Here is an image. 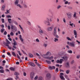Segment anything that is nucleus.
Returning a JSON list of instances; mask_svg holds the SVG:
<instances>
[{
	"mask_svg": "<svg viewBox=\"0 0 80 80\" xmlns=\"http://www.w3.org/2000/svg\"><path fill=\"white\" fill-rule=\"evenodd\" d=\"M11 28L13 32H16L17 31V28L15 26H14L13 25H11Z\"/></svg>",
	"mask_w": 80,
	"mask_h": 80,
	"instance_id": "1",
	"label": "nucleus"
},
{
	"mask_svg": "<svg viewBox=\"0 0 80 80\" xmlns=\"http://www.w3.org/2000/svg\"><path fill=\"white\" fill-rule=\"evenodd\" d=\"M52 77V75L50 73H48L46 74V79L47 80H50Z\"/></svg>",
	"mask_w": 80,
	"mask_h": 80,
	"instance_id": "2",
	"label": "nucleus"
},
{
	"mask_svg": "<svg viewBox=\"0 0 80 80\" xmlns=\"http://www.w3.org/2000/svg\"><path fill=\"white\" fill-rule=\"evenodd\" d=\"M66 14L68 15V17L69 19H71L72 18V13L70 12L66 13Z\"/></svg>",
	"mask_w": 80,
	"mask_h": 80,
	"instance_id": "3",
	"label": "nucleus"
},
{
	"mask_svg": "<svg viewBox=\"0 0 80 80\" xmlns=\"http://www.w3.org/2000/svg\"><path fill=\"white\" fill-rule=\"evenodd\" d=\"M57 34V27H55L54 28V31L52 33L53 36Z\"/></svg>",
	"mask_w": 80,
	"mask_h": 80,
	"instance_id": "4",
	"label": "nucleus"
},
{
	"mask_svg": "<svg viewBox=\"0 0 80 80\" xmlns=\"http://www.w3.org/2000/svg\"><path fill=\"white\" fill-rule=\"evenodd\" d=\"M6 42H7V43L4 42H3V44H4V45H5L6 47H7V45H8V44H10V42L8 41V39H6Z\"/></svg>",
	"mask_w": 80,
	"mask_h": 80,
	"instance_id": "5",
	"label": "nucleus"
},
{
	"mask_svg": "<svg viewBox=\"0 0 80 80\" xmlns=\"http://www.w3.org/2000/svg\"><path fill=\"white\" fill-rule=\"evenodd\" d=\"M75 42H70L69 45L71 47H75Z\"/></svg>",
	"mask_w": 80,
	"mask_h": 80,
	"instance_id": "6",
	"label": "nucleus"
},
{
	"mask_svg": "<svg viewBox=\"0 0 80 80\" xmlns=\"http://www.w3.org/2000/svg\"><path fill=\"white\" fill-rule=\"evenodd\" d=\"M35 75V74H34V72H31L30 74V77L31 79L33 80V79L34 78V76Z\"/></svg>",
	"mask_w": 80,
	"mask_h": 80,
	"instance_id": "7",
	"label": "nucleus"
},
{
	"mask_svg": "<svg viewBox=\"0 0 80 80\" xmlns=\"http://www.w3.org/2000/svg\"><path fill=\"white\" fill-rule=\"evenodd\" d=\"M63 61V59H60V60H57L56 61V62L58 63H62V62Z\"/></svg>",
	"mask_w": 80,
	"mask_h": 80,
	"instance_id": "8",
	"label": "nucleus"
},
{
	"mask_svg": "<svg viewBox=\"0 0 80 80\" xmlns=\"http://www.w3.org/2000/svg\"><path fill=\"white\" fill-rule=\"evenodd\" d=\"M61 58H63V59H64L65 60H67L68 59V57L66 56H63V57H62Z\"/></svg>",
	"mask_w": 80,
	"mask_h": 80,
	"instance_id": "9",
	"label": "nucleus"
},
{
	"mask_svg": "<svg viewBox=\"0 0 80 80\" xmlns=\"http://www.w3.org/2000/svg\"><path fill=\"white\" fill-rule=\"evenodd\" d=\"M53 58V56H51V57H46V59H48V60H52Z\"/></svg>",
	"mask_w": 80,
	"mask_h": 80,
	"instance_id": "10",
	"label": "nucleus"
},
{
	"mask_svg": "<svg viewBox=\"0 0 80 80\" xmlns=\"http://www.w3.org/2000/svg\"><path fill=\"white\" fill-rule=\"evenodd\" d=\"M44 23L46 24H47L48 25H50V22L49 21H44Z\"/></svg>",
	"mask_w": 80,
	"mask_h": 80,
	"instance_id": "11",
	"label": "nucleus"
},
{
	"mask_svg": "<svg viewBox=\"0 0 80 80\" xmlns=\"http://www.w3.org/2000/svg\"><path fill=\"white\" fill-rule=\"evenodd\" d=\"M39 33L40 34V35H42V34H43V31L42 30L40 29L39 30Z\"/></svg>",
	"mask_w": 80,
	"mask_h": 80,
	"instance_id": "12",
	"label": "nucleus"
},
{
	"mask_svg": "<svg viewBox=\"0 0 80 80\" xmlns=\"http://www.w3.org/2000/svg\"><path fill=\"white\" fill-rule=\"evenodd\" d=\"M47 30L48 31H52V27H50L48 28Z\"/></svg>",
	"mask_w": 80,
	"mask_h": 80,
	"instance_id": "13",
	"label": "nucleus"
},
{
	"mask_svg": "<svg viewBox=\"0 0 80 80\" xmlns=\"http://www.w3.org/2000/svg\"><path fill=\"white\" fill-rule=\"evenodd\" d=\"M19 38L22 42H23V38H22L21 35H19Z\"/></svg>",
	"mask_w": 80,
	"mask_h": 80,
	"instance_id": "14",
	"label": "nucleus"
},
{
	"mask_svg": "<svg viewBox=\"0 0 80 80\" xmlns=\"http://www.w3.org/2000/svg\"><path fill=\"white\" fill-rule=\"evenodd\" d=\"M29 65H31V66H32V67H35V64H34V63H33L32 62H30Z\"/></svg>",
	"mask_w": 80,
	"mask_h": 80,
	"instance_id": "15",
	"label": "nucleus"
},
{
	"mask_svg": "<svg viewBox=\"0 0 80 80\" xmlns=\"http://www.w3.org/2000/svg\"><path fill=\"white\" fill-rule=\"evenodd\" d=\"M18 3H19V0H16V1L14 3L15 5H17V4H18Z\"/></svg>",
	"mask_w": 80,
	"mask_h": 80,
	"instance_id": "16",
	"label": "nucleus"
},
{
	"mask_svg": "<svg viewBox=\"0 0 80 80\" xmlns=\"http://www.w3.org/2000/svg\"><path fill=\"white\" fill-rule=\"evenodd\" d=\"M66 67L68 68H70V65L69 64L68 62H67L66 64Z\"/></svg>",
	"mask_w": 80,
	"mask_h": 80,
	"instance_id": "17",
	"label": "nucleus"
},
{
	"mask_svg": "<svg viewBox=\"0 0 80 80\" xmlns=\"http://www.w3.org/2000/svg\"><path fill=\"white\" fill-rule=\"evenodd\" d=\"M60 78L62 80H65V78H64V77L62 76H60Z\"/></svg>",
	"mask_w": 80,
	"mask_h": 80,
	"instance_id": "18",
	"label": "nucleus"
},
{
	"mask_svg": "<svg viewBox=\"0 0 80 80\" xmlns=\"http://www.w3.org/2000/svg\"><path fill=\"white\" fill-rule=\"evenodd\" d=\"M8 23H11V21H12V19L8 18Z\"/></svg>",
	"mask_w": 80,
	"mask_h": 80,
	"instance_id": "19",
	"label": "nucleus"
},
{
	"mask_svg": "<svg viewBox=\"0 0 80 80\" xmlns=\"http://www.w3.org/2000/svg\"><path fill=\"white\" fill-rule=\"evenodd\" d=\"M46 62L48 63V64H51V61L48 60H46Z\"/></svg>",
	"mask_w": 80,
	"mask_h": 80,
	"instance_id": "20",
	"label": "nucleus"
},
{
	"mask_svg": "<svg viewBox=\"0 0 80 80\" xmlns=\"http://www.w3.org/2000/svg\"><path fill=\"white\" fill-rule=\"evenodd\" d=\"M46 55H50L51 53L50 52H48L46 54Z\"/></svg>",
	"mask_w": 80,
	"mask_h": 80,
	"instance_id": "21",
	"label": "nucleus"
},
{
	"mask_svg": "<svg viewBox=\"0 0 80 80\" xmlns=\"http://www.w3.org/2000/svg\"><path fill=\"white\" fill-rule=\"evenodd\" d=\"M70 71L69 70H67L66 71V73L67 74H69L70 73Z\"/></svg>",
	"mask_w": 80,
	"mask_h": 80,
	"instance_id": "22",
	"label": "nucleus"
},
{
	"mask_svg": "<svg viewBox=\"0 0 80 80\" xmlns=\"http://www.w3.org/2000/svg\"><path fill=\"white\" fill-rule=\"evenodd\" d=\"M16 5H17V7H19V8H22V7L21 6V5H20V4H16Z\"/></svg>",
	"mask_w": 80,
	"mask_h": 80,
	"instance_id": "23",
	"label": "nucleus"
},
{
	"mask_svg": "<svg viewBox=\"0 0 80 80\" xmlns=\"http://www.w3.org/2000/svg\"><path fill=\"white\" fill-rule=\"evenodd\" d=\"M54 41L55 42H57V41H58V39L57 38H54Z\"/></svg>",
	"mask_w": 80,
	"mask_h": 80,
	"instance_id": "24",
	"label": "nucleus"
},
{
	"mask_svg": "<svg viewBox=\"0 0 80 80\" xmlns=\"http://www.w3.org/2000/svg\"><path fill=\"white\" fill-rule=\"evenodd\" d=\"M5 6L4 5L3 6L2 8H1L2 10L3 11V10H4L5 9Z\"/></svg>",
	"mask_w": 80,
	"mask_h": 80,
	"instance_id": "25",
	"label": "nucleus"
},
{
	"mask_svg": "<svg viewBox=\"0 0 80 80\" xmlns=\"http://www.w3.org/2000/svg\"><path fill=\"white\" fill-rule=\"evenodd\" d=\"M53 36L57 38H59V36L57 34H55V35H54Z\"/></svg>",
	"mask_w": 80,
	"mask_h": 80,
	"instance_id": "26",
	"label": "nucleus"
},
{
	"mask_svg": "<svg viewBox=\"0 0 80 80\" xmlns=\"http://www.w3.org/2000/svg\"><path fill=\"white\" fill-rule=\"evenodd\" d=\"M74 35H77V31H76V30H74Z\"/></svg>",
	"mask_w": 80,
	"mask_h": 80,
	"instance_id": "27",
	"label": "nucleus"
},
{
	"mask_svg": "<svg viewBox=\"0 0 80 80\" xmlns=\"http://www.w3.org/2000/svg\"><path fill=\"white\" fill-rule=\"evenodd\" d=\"M0 72L1 73H4V70L3 69L0 70Z\"/></svg>",
	"mask_w": 80,
	"mask_h": 80,
	"instance_id": "28",
	"label": "nucleus"
},
{
	"mask_svg": "<svg viewBox=\"0 0 80 80\" xmlns=\"http://www.w3.org/2000/svg\"><path fill=\"white\" fill-rule=\"evenodd\" d=\"M47 45H48V44H46L45 43L43 44V47L45 48H46V47H47Z\"/></svg>",
	"mask_w": 80,
	"mask_h": 80,
	"instance_id": "29",
	"label": "nucleus"
},
{
	"mask_svg": "<svg viewBox=\"0 0 80 80\" xmlns=\"http://www.w3.org/2000/svg\"><path fill=\"white\" fill-rule=\"evenodd\" d=\"M68 53H72V50H69L68 51Z\"/></svg>",
	"mask_w": 80,
	"mask_h": 80,
	"instance_id": "30",
	"label": "nucleus"
},
{
	"mask_svg": "<svg viewBox=\"0 0 80 80\" xmlns=\"http://www.w3.org/2000/svg\"><path fill=\"white\" fill-rule=\"evenodd\" d=\"M10 70L12 71H14V70H15V69L11 67L10 68Z\"/></svg>",
	"mask_w": 80,
	"mask_h": 80,
	"instance_id": "31",
	"label": "nucleus"
},
{
	"mask_svg": "<svg viewBox=\"0 0 80 80\" xmlns=\"http://www.w3.org/2000/svg\"><path fill=\"white\" fill-rule=\"evenodd\" d=\"M12 55H13V56H14V57L16 56V54H15V52H12Z\"/></svg>",
	"mask_w": 80,
	"mask_h": 80,
	"instance_id": "32",
	"label": "nucleus"
},
{
	"mask_svg": "<svg viewBox=\"0 0 80 80\" xmlns=\"http://www.w3.org/2000/svg\"><path fill=\"white\" fill-rule=\"evenodd\" d=\"M14 75H19V73L18 72H16L14 73Z\"/></svg>",
	"mask_w": 80,
	"mask_h": 80,
	"instance_id": "33",
	"label": "nucleus"
},
{
	"mask_svg": "<svg viewBox=\"0 0 80 80\" xmlns=\"http://www.w3.org/2000/svg\"><path fill=\"white\" fill-rule=\"evenodd\" d=\"M7 47H8V48H9L10 50H11V49H12V48H11V47H10V46H9V45L8 44L7 45Z\"/></svg>",
	"mask_w": 80,
	"mask_h": 80,
	"instance_id": "34",
	"label": "nucleus"
},
{
	"mask_svg": "<svg viewBox=\"0 0 80 80\" xmlns=\"http://www.w3.org/2000/svg\"><path fill=\"white\" fill-rule=\"evenodd\" d=\"M10 35H11V36H13V35H14V34L13 33V32H11L10 33Z\"/></svg>",
	"mask_w": 80,
	"mask_h": 80,
	"instance_id": "35",
	"label": "nucleus"
},
{
	"mask_svg": "<svg viewBox=\"0 0 80 80\" xmlns=\"http://www.w3.org/2000/svg\"><path fill=\"white\" fill-rule=\"evenodd\" d=\"M39 80H43V78L42 77H40L39 78Z\"/></svg>",
	"mask_w": 80,
	"mask_h": 80,
	"instance_id": "36",
	"label": "nucleus"
},
{
	"mask_svg": "<svg viewBox=\"0 0 80 80\" xmlns=\"http://www.w3.org/2000/svg\"><path fill=\"white\" fill-rule=\"evenodd\" d=\"M13 45L14 46H16V45H17V42H14Z\"/></svg>",
	"mask_w": 80,
	"mask_h": 80,
	"instance_id": "37",
	"label": "nucleus"
},
{
	"mask_svg": "<svg viewBox=\"0 0 80 80\" xmlns=\"http://www.w3.org/2000/svg\"><path fill=\"white\" fill-rule=\"evenodd\" d=\"M4 30H5V29H4L3 28H2V29L1 30V33H3V32H4Z\"/></svg>",
	"mask_w": 80,
	"mask_h": 80,
	"instance_id": "38",
	"label": "nucleus"
},
{
	"mask_svg": "<svg viewBox=\"0 0 80 80\" xmlns=\"http://www.w3.org/2000/svg\"><path fill=\"white\" fill-rule=\"evenodd\" d=\"M7 54L9 55V56H10V57H11L12 56V55L10 54V53L9 52H8Z\"/></svg>",
	"mask_w": 80,
	"mask_h": 80,
	"instance_id": "39",
	"label": "nucleus"
},
{
	"mask_svg": "<svg viewBox=\"0 0 80 80\" xmlns=\"http://www.w3.org/2000/svg\"><path fill=\"white\" fill-rule=\"evenodd\" d=\"M49 69V70H52V66H49L48 68Z\"/></svg>",
	"mask_w": 80,
	"mask_h": 80,
	"instance_id": "40",
	"label": "nucleus"
},
{
	"mask_svg": "<svg viewBox=\"0 0 80 80\" xmlns=\"http://www.w3.org/2000/svg\"><path fill=\"white\" fill-rule=\"evenodd\" d=\"M61 6L60 5H58L57 7V9H59L60 8H61Z\"/></svg>",
	"mask_w": 80,
	"mask_h": 80,
	"instance_id": "41",
	"label": "nucleus"
},
{
	"mask_svg": "<svg viewBox=\"0 0 80 80\" xmlns=\"http://www.w3.org/2000/svg\"><path fill=\"white\" fill-rule=\"evenodd\" d=\"M68 9H70V10H72V9H73V8L71 7H68Z\"/></svg>",
	"mask_w": 80,
	"mask_h": 80,
	"instance_id": "42",
	"label": "nucleus"
},
{
	"mask_svg": "<svg viewBox=\"0 0 80 80\" xmlns=\"http://www.w3.org/2000/svg\"><path fill=\"white\" fill-rule=\"evenodd\" d=\"M77 14V12H74V17H76V14Z\"/></svg>",
	"mask_w": 80,
	"mask_h": 80,
	"instance_id": "43",
	"label": "nucleus"
},
{
	"mask_svg": "<svg viewBox=\"0 0 80 80\" xmlns=\"http://www.w3.org/2000/svg\"><path fill=\"white\" fill-rule=\"evenodd\" d=\"M36 41L37 42H40V40H39V39H38V38L36 39Z\"/></svg>",
	"mask_w": 80,
	"mask_h": 80,
	"instance_id": "44",
	"label": "nucleus"
},
{
	"mask_svg": "<svg viewBox=\"0 0 80 80\" xmlns=\"http://www.w3.org/2000/svg\"><path fill=\"white\" fill-rule=\"evenodd\" d=\"M18 53H19V55H20V56H22V54H21V53H20V51H18Z\"/></svg>",
	"mask_w": 80,
	"mask_h": 80,
	"instance_id": "45",
	"label": "nucleus"
},
{
	"mask_svg": "<svg viewBox=\"0 0 80 80\" xmlns=\"http://www.w3.org/2000/svg\"><path fill=\"white\" fill-rule=\"evenodd\" d=\"M23 6L25 8H27V5L24 4H23Z\"/></svg>",
	"mask_w": 80,
	"mask_h": 80,
	"instance_id": "46",
	"label": "nucleus"
},
{
	"mask_svg": "<svg viewBox=\"0 0 80 80\" xmlns=\"http://www.w3.org/2000/svg\"><path fill=\"white\" fill-rule=\"evenodd\" d=\"M29 57H33V55H32V54H29Z\"/></svg>",
	"mask_w": 80,
	"mask_h": 80,
	"instance_id": "47",
	"label": "nucleus"
},
{
	"mask_svg": "<svg viewBox=\"0 0 80 80\" xmlns=\"http://www.w3.org/2000/svg\"><path fill=\"white\" fill-rule=\"evenodd\" d=\"M46 54H43L42 55V57H43V58H46Z\"/></svg>",
	"mask_w": 80,
	"mask_h": 80,
	"instance_id": "48",
	"label": "nucleus"
},
{
	"mask_svg": "<svg viewBox=\"0 0 80 80\" xmlns=\"http://www.w3.org/2000/svg\"><path fill=\"white\" fill-rule=\"evenodd\" d=\"M36 55H37V56H38V57H40L39 54L37 53V52L36 53Z\"/></svg>",
	"mask_w": 80,
	"mask_h": 80,
	"instance_id": "49",
	"label": "nucleus"
},
{
	"mask_svg": "<svg viewBox=\"0 0 80 80\" xmlns=\"http://www.w3.org/2000/svg\"><path fill=\"white\" fill-rule=\"evenodd\" d=\"M1 20H2V23H4V19L2 18L1 19Z\"/></svg>",
	"mask_w": 80,
	"mask_h": 80,
	"instance_id": "50",
	"label": "nucleus"
},
{
	"mask_svg": "<svg viewBox=\"0 0 80 80\" xmlns=\"http://www.w3.org/2000/svg\"><path fill=\"white\" fill-rule=\"evenodd\" d=\"M7 18H11L12 16H10V15H8L7 16Z\"/></svg>",
	"mask_w": 80,
	"mask_h": 80,
	"instance_id": "51",
	"label": "nucleus"
},
{
	"mask_svg": "<svg viewBox=\"0 0 80 80\" xmlns=\"http://www.w3.org/2000/svg\"><path fill=\"white\" fill-rule=\"evenodd\" d=\"M80 55H78V56H77V58L78 59L80 58Z\"/></svg>",
	"mask_w": 80,
	"mask_h": 80,
	"instance_id": "52",
	"label": "nucleus"
},
{
	"mask_svg": "<svg viewBox=\"0 0 80 80\" xmlns=\"http://www.w3.org/2000/svg\"><path fill=\"white\" fill-rule=\"evenodd\" d=\"M67 38L68 39V40H72V39H70L69 37H67Z\"/></svg>",
	"mask_w": 80,
	"mask_h": 80,
	"instance_id": "53",
	"label": "nucleus"
},
{
	"mask_svg": "<svg viewBox=\"0 0 80 80\" xmlns=\"http://www.w3.org/2000/svg\"><path fill=\"white\" fill-rule=\"evenodd\" d=\"M14 23L15 24V25H18V23H17V22L16 21H14Z\"/></svg>",
	"mask_w": 80,
	"mask_h": 80,
	"instance_id": "54",
	"label": "nucleus"
},
{
	"mask_svg": "<svg viewBox=\"0 0 80 80\" xmlns=\"http://www.w3.org/2000/svg\"><path fill=\"white\" fill-rule=\"evenodd\" d=\"M38 78V76H36L34 78V80H37V78Z\"/></svg>",
	"mask_w": 80,
	"mask_h": 80,
	"instance_id": "55",
	"label": "nucleus"
},
{
	"mask_svg": "<svg viewBox=\"0 0 80 80\" xmlns=\"http://www.w3.org/2000/svg\"><path fill=\"white\" fill-rule=\"evenodd\" d=\"M17 57L19 59H20V56H19L18 55V54H17Z\"/></svg>",
	"mask_w": 80,
	"mask_h": 80,
	"instance_id": "56",
	"label": "nucleus"
},
{
	"mask_svg": "<svg viewBox=\"0 0 80 80\" xmlns=\"http://www.w3.org/2000/svg\"><path fill=\"white\" fill-rule=\"evenodd\" d=\"M7 32L5 31L4 32V35H7Z\"/></svg>",
	"mask_w": 80,
	"mask_h": 80,
	"instance_id": "57",
	"label": "nucleus"
},
{
	"mask_svg": "<svg viewBox=\"0 0 80 80\" xmlns=\"http://www.w3.org/2000/svg\"><path fill=\"white\" fill-rule=\"evenodd\" d=\"M16 77L15 78L16 80H17V78H18V76L17 75L16 76Z\"/></svg>",
	"mask_w": 80,
	"mask_h": 80,
	"instance_id": "58",
	"label": "nucleus"
},
{
	"mask_svg": "<svg viewBox=\"0 0 80 80\" xmlns=\"http://www.w3.org/2000/svg\"><path fill=\"white\" fill-rule=\"evenodd\" d=\"M68 1H66L65 2V4L66 5H67V4H68Z\"/></svg>",
	"mask_w": 80,
	"mask_h": 80,
	"instance_id": "59",
	"label": "nucleus"
},
{
	"mask_svg": "<svg viewBox=\"0 0 80 80\" xmlns=\"http://www.w3.org/2000/svg\"><path fill=\"white\" fill-rule=\"evenodd\" d=\"M8 30H10V26L9 25L8 26Z\"/></svg>",
	"mask_w": 80,
	"mask_h": 80,
	"instance_id": "60",
	"label": "nucleus"
},
{
	"mask_svg": "<svg viewBox=\"0 0 80 80\" xmlns=\"http://www.w3.org/2000/svg\"><path fill=\"white\" fill-rule=\"evenodd\" d=\"M70 26H71V27H72V26H73V23H70Z\"/></svg>",
	"mask_w": 80,
	"mask_h": 80,
	"instance_id": "61",
	"label": "nucleus"
},
{
	"mask_svg": "<svg viewBox=\"0 0 80 80\" xmlns=\"http://www.w3.org/2000/svg\"><path fill=\"white\" fill-rule=\"evenodd\" d=\"M27 74H26V73H25V72H24L23 73V75L24 76H26Z\"/></svg>",
	"mask_w": 80,
	"mask_h": 80,
	"instance_id": "62",
	"label": "nucleus"
},
{
	"mask_svg": "<svg viewBox=\"0 0 80 80\" xmlns=\"http://www.w3.org/2000/svg\"><path fill=\"white\" fill-rule=\"evenodd\" d=\"M52 67V69H54V70H55V67L54 66H53Z\"/></svg>",
	"mask_w": 80,
	"mask_h": 80,
	"instance_id": "63",
	"label": "nucleus"
},
{
	"mask_svg": "<svg viewBox=\"0 0 80 80\" xmlns=\"http://www.w3.org/2000/svg\"><path fill=\"white\" fill-rule=\"evenodd\" d=\"M6 80H12V78H8Z\"/></svg>",
	"mask_w": 80,
	"mask_h": 80,
	"instance_id": "64",
	"label": "nucleus"
}]
</instances>
